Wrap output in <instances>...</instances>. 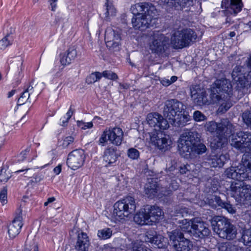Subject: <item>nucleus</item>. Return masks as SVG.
Masks as SVG:
<instances>
[{
	"mask_svg": "<svg viewBox=\"0 0 251 251\" xmlns=\"http://www.w3.org/2000/svg\"><path fill=\"white\" fill-rule=\"evenodd\" d=\"M200 136L197 131L186 130L178 140V148L180 153L186 158H194L205 152L207 148L203 144H198Z\"/></svg>",
	"mask_w": 251,
	"mask_h": 251,
	"instance_id": "f257e3e1",
	"label": "nucleus"
},
{
	"mask_svg": "<svg viewBox=\"0 0 251 251\" xmlns=\"http://www.w3.org/2000/svg\"><path fill=\"white\" fill-rule=\"evenodd\" d=\"M147 121L148 124L154 127L158 132L152 133L150 135L151 142L160 150H167L171 144L169 136L165 134L161 130H165L169 127L167 120L161 114L154 112L148 114Z\"/></svg>",
	"mask_w": 251,
	"mask_h": 251,
	"instance_id": "f03ea898",
	"label": "nucleus"
},
{
	"mask_svg": "<svg viewBox=\"0 0 251 251\" xmlns=\"http://www.w3.org/2000/svg\"><path fill=\"white\" fill-rule=\"evenodd\" d=\"M179 224H181L180 227L181 231L196 239H204L211 233L207 225L198 218L190 220L185 219L179 222Z\"/></svg>",
	"mask_w": 251,
	"mask_h": 251,
	"instance_id": "7ed1b4c3",
	"label": "nucleus"
},
{
	"mask_svg": "<svg viewBox=\"0 0 251 251\" xmlns=\"http://www.w3.org/2000/svg\"><path fill=\"white\" fill-rule=\"evenodd\" d=\"M251 64L237 66L233 70L232 76L236 81V92L242 97L251 85Z\"/></svg>",
	"mask_w": 251,
	"mask_h": 251,
	"instance_id": "20e7f679",
	"label": "nucleus"
},
{
	"mask_svg": "<svg viewBox=\"0 0 251 251\" xmlns=\"http://www.w3.org/2000/svg\"><path fill=\"white\" fill-rule=\"evenodd\" d=\"M211 224L213 231L220 237L232 240L236 237V228L228 219L222 216H215L211 220Z\"/></svg>",
	"mask_w": 251,
	"mask_h": 251,
	"instance_id": "39448f33",
	"label": "nucleus"
},
{
	"mask_svg": "<svg viewBox=\"0 0 251 251\" xmlns=\"http://www.w3.org/2000/svg\"><path fill=\"white\" fill-rule=\"evenodd\" d=\"M136 207L135 199L128 196L114 204L113 216L116 220L124 219L125 217L133 214Z\"/></svg>",
	"mask_w": 251,
	"mask_h": 251,
	"instance_id": "423d86ee",
	"label": "nucleus"
},
{
	"mask_svg": "<svg viewBox=\"0 0 251 251\" xmlns=\"http://www.w3.org/2000/svg\"><path fill=\"white\" fill-rule=\"evenodd\" d=\"M197 37L195 32L190 28L175 32L171 38V43L175 49H182L189 46Z\"/></svg>",
	"mask_w": 251,
	"mask_h": 251,
	"instance_id": "0eeeda50",
	"label": "nucleus"
},
{
	"mask_svg": "<svg viewBox=\"0 0 251 251\" xmlns=\"http://www.w3.org/2000/svg\"><path fill=\"white\" fill-rule=\"evenodd\" d=\"M170 246L175 251H190L193 247L192 241L184 237L183 232L178 229L167 232Z\"/></svg>",
	"mask_w": 251,
	"mask_h": 251,
	"instance_id": "6e6552de",
	"label": "nucleus"
},
{
	"mask_svg": "<svg viewBox=\"0 0 251 251\" xmlns=\"http://www.w3.org/2000/svg\"><path fill=\"white\" fill-rule=\"evenodd\" d=\"M230 145L242 152L251 151V132H237L235 135H232Z\"/></svg>",
	"mask_w": 251,
	"mask_h": 251,
	"instance_id": "1a4fd4ad",
	"label": "nucleus"
},
{
	"mask_svg": "<svg viewBox=\"0 0 251 251\" xmlns=\"http://www.w3.org/2000/svg\"><path fill=\"white\" fill-rule=\"evenodd\" d=\"M121 32L120 30L107 27L105 32L104 40L107 48L111 51L119 50L121 46Z\"/></svg>",
	"mask_w": 251,
	"mask_h": 251,
	"instance_id": "9d476101",
	"label": "nucleus"
},
{
	"mask_svg": "<svg viewBox=\"0 0 251 251\" xmlns=\"http://www.w3.org/2000/svg\"><path fill=\"white\" fill-rule=\"evenodd\" d=\"M183 104L176 99H170L165 102L163 115L169 120L174 119L177 115L184 112Z\"/></svg>",
	"mask_w": 251,
	"mask_h": 251,
	"instance_id": "9b49d317",
	"label": "nucleus"
},
{
	"mask_svg": "<svg viewBox=\"0 0 251 251\" xmlns=\"http://www.w3.org/2000/svg\"><path fill=\"white\" fill-rule=\"evenodd\" d=\"M85 159V156L83 150H75L69 153L67 164L72 169L76 170L83 165Z\"/></svg>",
	"mask_w": 251,
	"mask_h": 251,
	"instance_id": "f8f14e48",
	"label": "nucleus"
},
{
	"mask_svg": "<svg viewBox=\"0 0 251 251\" xmlns=\"http://www.w3.org/2000/svg\"><path fill=\"white\" fill-rule=\"evenodd\" d=\"M76 236V241L75 248L77 251H88L90 246V241L87 234L82 230L76 228H74L71 233V235Z\"/></svg>",
	"mask_w": 251,
	"mask_h": 251,
	"instance_id": "ddd939ff",
	"label": "nucleus"
},
{
	"mask_svg": "<svg viewBox=\"0 0 251 251\" xmlns=\"http://www.w3.org/2000/svg\"><path fill=\"white\" fill-rule=\"evenodd\" d=\"M191 98L197 105L202 106L209 104L206 91L199 85H194L190 87Z\"/></svg>",
	"mask_w": 251,
	"mask_h": 251,
	"instance_id": "4468645a",
	"label": "nucleus"
},
{
	"mask_svg": "<svg viewBox=\"0 0 251 251\" xmlns=\"http://www.w3.org/2000/svg\"><path fill=\"white\" fill-rule=\"evenodd\" d=\"M144 240L146 242L153 244L157 248L160 249H165L169 245L167 238L151 230L147 231L146 233L144 236Z\"/></svg>",
	"mask_w": 251,
	"mask_h": 251,
	"instance_id": "2eb2a0df",
	"label": "nucleus"
},
{
	"mask_svg": "<svg viewBox=\"0 0 251 251\" xmlns=\"http://www.w3.org/2000/svg\"><path fill=\"white\" fill-rule=\"evenodd\" d=\"M168 41V39L161 33L154 34L153 40L150 46V49L152 52L160 54L167 48Z\"/></svg>",
	"mask_w": 251,
	"mask_h": 251,
	"instance_id": "dca6fc26",
	"label": "nucleus"
},
{
	"mask_svg": "<svg viewBox=\"0 0 251 251\" xmlns=\"http://www.w3.org/2000/svg\"><path fill=\"white\" fill-rule=\"evenodd\" d=\"M221 6L223 8H225V10L222 11L223 13H232L236 15L241 11L243 4L242 0H223Z\"/></svg>",
	"mask_w": 251,
	"mask_h": 251,
	"instance_id": "f3484780",
	"label": "nucleus"
},
{
	"mask_svg": "<svg viewBox=\"0 0 251 251\" xmlns=\"http://www.w3.org/2000/svg\"><path fill=\"white\" fill-rule=\"evenodd\" d=\"M130 10L133 15L136 16L145 14H152L153 12H157L154 6L147 2L136 3L131 6Z\"/></svg>",
	"mask_w": 251,
	"mask_h": 251,
	"instance_id": "a211bd4d",
	"label": "nucleus"
},
{
	"mask_svg": "<svg viewBox=\"0 0 251 251\" xmlns=\"http://www.w3.org/2000/svg\"><path fill=\"white\" fill-rule=\"evenodd\" d=\"M220 92L224 95L223 99L228 100L232 95V86L230 81L226 79H218L213 83Z\"/></svg>",
	"mask_w": 251,
	"mask_h": 251,
	"instance_id": "6ab92c4d",
	"label": "nucleus"
},
{
	"mask_svg": "<svg viewBox=\"0 0 251 251\" xmlns=\"http://www.w3.org/2000/svg\"><path fill=\"white\" fill-rule=\"evenodd\" d=\"M225 175L227 177L235 180H244L247 177L246 168L245 166L237 167H231L226 169Z\"/></svg>",
	"mask_w": 251,
	"mask_h": 251,
	"instance_id": "aec40b11",
	"label": "nucleus"
},
{
	"mask_svg": "<svg viewBox=\"0 0 251 251\" xmlns=\"http://www.w3.org/2000/svg\"><path fill=\"white\" fill-rule=\"evenodd\" d=\"M19 215L16 217L8 226V233L10 238L15 237L20 232L21 227L23 226L22 222V210L21 207L19 209Z\"/></svg>",
	"mask_w": 251,
	"mask_h": 251,
	"instance_id": "412c9836",
	"label": "nucleus"
},
{
	"mask_svg": "<svg viewBox=\"0 0 251 251\" xmlns=\"http://www.w3.org/2000/svg\"><path fill=\"white\" fill-rule=\"evenodd\" d=\"M223 94L219 91V90L214 86L213 84L210 89V97L213 103H219L221 104V108L222 110L224 109L225 111H227L231 106L229 103L225 104L223 101L222 95Z\"/></svg>",
	"mask_w": 251,
	"mask_h": 251,
	"instance_id": "4be33fe9",
	"label": "nucleus"
},
{
	"mask_svg": "<svg viewBox=\"0 0 251 251\" xmlns=\"http://www.w3.org/2000/svg\"><path fill=\"white\" fill-rule=\"evenodd\" d=\"M218 135L225 136L226 138L233 135L235 127L228 119H222L218 123Z\"/></svg>",
	"mask_w": 251,
	"mask_h": 251,
	"instance_id": "5701e85b",
	"label": "nucleus"
},
{
	"mask_svg": "<svg viewBox=\"0 0 251 251\" xmlns=\"http://www.w3.org/2000/svg\"><path fill=\"white\" fill-rule=\"evenodd\" d=\"M192 0H164V3L170 10L182 11L191 5Z\"/></svg>",
	"mask_w": 251,
	"mask_h": 251,
	"instance_id": "b1692460",
	"label": "nucleus"
},
{
	"mask_svg": "<svg viewBox=\"0 0 251 251\" xmlns=\"http://www.w3.org/2000/svg\"><path fill=\"white\" fill-rule=\"evenodd\" d=\"M108 140L113 145L120 146L123 140L124 132L120 127H115L108 129Z\"/></svg>",
	"mask_w": 251,
	"mask_h": 251,
	"instance_id": "393cba45",
	"label": "nucleus"
},
{
	"mask_svg": "<svg viewBox=\"0 0 251 251\" xmlns=\"http://www.w3.org/2000/svg\"><path fill=\"white\" fill-rule=\"evenodd\" d=\"M146 209V212H147L148 215L150 217V222L159 221L163 218V212L159 207L156 205H147Z\"/></svg>",
	"mask_w": 251,
	"mask_h": 251,
	"instance_id": "a878e982",
	"label": "nucleus"
},
{
	"mask_svg": "<svg viewBox=\"0 0 251 251\" xmlns=\"http://www.w3.org/2000/svg\"><path fill=\"white\" fill-rule=\"evenodd\" d=\"M117 149L113 147L107 148L104 152L103 160L109 166L115 165L118 158Z\"/></svg>",
	"mask_w": 251,
	"mask_h": 251,
	"instance_id": "bb28decb",
	"label": "nucleus"
},
{
	"mask_svg": "<svg viewBox=\"0 0 251 251\" xmlns=\"http://www.w3.org/2000/svg\"><path fill=\"white\" fill-rule=\"evenodd\" d=\"M161 190L157 182L153 179H149L145 186V193L149 197H152L158 193L161 194Z\"/></svg>",
	"mask_w": 251,
	"mask_h": 251,
	"instance_id": "cd10ccee",
	"label": "nucleus"
},
{
	"mask_svg": "<svg viewBox=\"0 0 251 251\" xmlns=\"http://www.w3.org/2000/svg\"><path fill=\"white\" fill-rule=\"evenodd\" d=\"M237 180V181H233L231 182L230 189L228 190L229 194L232 197L234 198L236 201L239 200V196L245 185L243 182L244 180Z\"/></svg>",
	"mask_w": 251,
	"mask_h": 251,
	"instance_id": "c85d7f7f",
	"label": "nucleus"
},
{
	"mask_svg": "<svg viewBox=\"0 0 251 251\" xmlns=\"http://www.w3.org/2000/svg\"><path fill=\"white\" fill-rule=\"evenodd\" d=\"M156 13L153 12L152 14H145L142 15V24H141V25H143V31L150 26H153L156 20Z\"/></svg>",
	"mask_w": 251,
	"mask_h": 251,
	"instance_id": "c756f323",
	"label": "nucleus"
},
{
	"mask_svg": "<svg viewBox=\"0 0 251 251\" xmlns=\"http://www.w3.org/2000/svg\"><path fill=\"white\" fill-rule=\"evenodd\" d=\"M146 209L145 208L141 209L138 213L135 215L134 216V221L137 224L144 225H147L150 222V219Z\"/></svg>",
	"mask_w": 251,
	"mask_h": 251,
	"instance_id": "7c9ffc66",
	"label": "nucleus"
},
{
	"mask_svg": "<svg viewBox=\"0 0 251 251\" xmlns=\"http://www.w3.org/2000/svg\"><path fill=\"white\" fill-rule=\"evenodd\" d=\"M77 52L74 47L70 48L68 50L67 54L65 53H61L60 54V63H71L75 60L76 57Z\"/></svg>",
	"mask_w": 251,
	"mask_h": 251,
	"instance_id": "2f4dec72",
	"label": "nucleus"
},
{
	"mask_svg": "<svg viewBox=\"0 0 251 251\" xmlns=\"http://www.w3.org/2000/svg\"><path fill=\"white\" fill-rule=\"evenodd\" d=\"M227 138L225 136L216 134V136L210 143V147L212 150L221 149L226 144Z\"/></svg>",
	"mask_w": 251,
	"mask_h": 251,
	"instance_id": "473e14b6",
	"label": "nucleus"
},
{
	"mask_svg": "<svg viewBox=\"0 0 251 251\" xmlns=\"http://www.w3.org/2000/svg\"><path fill=\"white\" fill-rule=\"evenodd\" d=\"M226 157L224 155H215L209 159V164L212 167L221 168L224 165L226 161Z\"/></svg>",
	"mask_w": 251,
	"mask_h": 251,
	"instance_id": "72a5a7b5",
	"label": "nucleus"
},
{
	"mask_svg": "<svg viewBox=\"0 0 251 251\" xmlns=\"http://www.w3.org/2000/svg\"><path fill=\"white\" fill-rule=\"evenodd\" d=\"M250 200H251V186L245 184L239 196V200L237 201L244 202Z\"/></svg>",
	"mask_w": 251,
	"mask_h": 251,
	"instance_id": "f704fd0d",
	"label": "nucleus"
},
{
	"mask_svg": "<svg viewBox=\"0 0 251 251\" xmlns=\"http://www.w3.org/2000/svg\"><path fill=\"white\" fill-rule=\"evenodd\" d=\"M176 118L171 120L174 123H176L177 126H185L187 123L190 120V116L187 114L180 113L179 115H177Z\"/></svg>",
	"mask_w": 251,
	"mask_h": 251,
	"instance_id": "c9c22d12",
	"label": "nucleus"
},
{
	"mask_svg": "<svg viewBox=\"0 0 251 251\" xmlns=\"http://www.w3.org/2000/svg\"><path fill=\"white\" fill-rule=\"evenodd\" d=\"M168 182L170 181L168 190H166L164 188H161V194L163 196H167L171 193L173 191L177 190L179 187V184L176 180L174 178L170 179H166Z\"/></svg>",
	"mask_w": 251,
	"mask_h": 251,
	"instance_id": "e433bc0d",
	"label": "nucleus"
},
{
	"mask_svg": "<svg viewBox=\"0 0 251 251\" xmlns=\"http://www.w3.org/2000/svg\"><path fill=\"white\" fill-rule=\"evenodd\" d=\"M218 123L214 121L206 122L204 126L205 130L212 134H218Z\"/></svg>",
	"mask_w": 251,
	"mask_h": 251,
	"instance_id": "4c0bfd02",
	"label": "nucleus"
},
{
	"mask_svg": "<svg viewBox=\"0 0 251 251\" xmlns=\"http://www.w3.org/2000/svg\"><path fill=\"white\" fill-rule=\"evenodd\" d=\"M219 251H239V248L237 246L230 243H221L218 245Z\"/></svg>",
	"mask_w": 251,
	"mask_h": 251,
	"instance_id": "58836bf2",
	"label": "nucleus"
},
{
	"mask_svg": "<svg viewBox=\"0 0 251 251\" xmlns=\"http://www.w3.org/2000/svg\"><path fill=\"white\" fill-rule=\"evenodd\" d=\"M33 87L29 85L25 91L21 94L20 97L18 100V104L22 105L24 104L29 98V92L33 90Z\"/></svg>",
	"mask_w": 251,
	"mask_h": 251,
	"instance_id": "ea45409f",
	"label": "nucleus"
},
{
	"mask_svg": "<svg viewBox=\"0 0 251 251\" xmlns=\"http://www.w3.org/2000/svg\"><path fill=\"white\" fill-rule=\"evenodd\" d=\"M105 7V17L107 18L110 16H114L116 13V10L111 2L106 0L104 5Z\"/></svg>",
	"mask_w": 251,
	"mask_h": 251,
	"instance_id": "a19ab883",
	"label": "nucleus"
},
{
	"mask_svg": "<svg viewBox=\"0 0 251 251\" xmlns=\"http://www.w3.org/2000/svg\"><path fill=\"white\" fill-rule=\"evenodd\" d=\"M13 41L12 36L10 34H7L0 41V49L4 50L8 46L11 45Z\"/></svg>",
	"mask_w": 251,
	"mask_h": 251,
	"instance_id": "79ce46f5",
	"label": "nucleus"
},
{
	"mask_svg": "<svg viewBox=\"0 0 251 251\" xmlns=\"http://www.w3.org/2000/svg\"><path fill=\"white\" fill-rule=\"evenodd\" d=\"M177 166V164H175L167 169L166 172L167 174L166 179H170L171 178H176V176L178 174Z\"/></svg>",
	"mask_w": 251,
	"mask_h": 251,
	"instance_id": "37998d69",
	"label": "nucleus"
},
{
	"mask_svg": "<svg viewBox=\"0 0 251 251\" xmlns=\"http://www.w3.org/2000/svg\"><path fill=\"white\" fill-rule=\"evenodd\" d=\"M38 251L37 245L32 238L28 236L25 242V251Z\"/></svg>",
	"mask_w": 251,
	"mask_h": 251,
	"instance_id": "c03bdc74",
	"label": "nucleus"
},
{
	"mask_svg": "<svg viewBox=\"0 0 251 251\" xmlns=\"http://www.w3.org/2000/svg\"><path fill=\"white\" fill-rule=\"evenodd\" d=\"M98 236L102 240L110 238L112 235V230L110 228H105L98 231Z\"/></svg>",
	"mask_w": 251,
	"mask_h": 251,
	"instance_id": "a18cd8bd",
	"label": "nucleus"
},
{
	"mask_svg": "<svg viewBox=\"0 0 251 251\" xmlns=\"http://www.w3.org/2000/svg\"><path fill=\"white\" fill-rule=\"evenodd\" d=\"M242 239L245 245L251 246V227L243 231Z\"/></svg>",
	"mask_w": 251,
	"mask_h": 251,
	"instance_id": "49530a36",
	"label": "nucleus"
},
{
	"mask_svg": "<svg viewBox=\"0 0 251 251\" xmlns=\"http://www.w3.org/2000/svg\"><path fill=\"white\" fill-rule=\"evenodd\" d=\"M102 77L101 73L96 72L90 74L86 79L88 84H92L99 80Z\"/></svg>",
	"mask_w": 251,
	"mask_h": 251,
	"instance_id": "de8ad7c7",
	"label": "nucleus"
},
{
	"mask_svg": "<svg viewBox=\"0 0 251 251\" xmlns=\"http://www.w3.org/2000/svg\"><path fill=\"white\" fill-rule=\"evenodd\" d=\"M11 177L10 171L5 168H2L0 171V181L6 182Z\"/></svg>",
	"mask_w": 251,
	"mask_h": 251,
	"instance_id": "09e8293b",
	"label": "nucleus"
},
{
	"mask_svg": "<svg viewBox=\"0 0 251 251\" xmlns=\"http://www.w3.org/2000/svg\"><path fill=\"white\" fill-rule=\"evenodd\" d=\"M131 23L135 29L143 31V25H141L142 24V15L137 16L136 17H133Z\"/></svg>",
	"mask_w": 251,
	"mask_h": 251,
	"instance_id": "8fccbe9b",
	"label": "nucleus"
},
{
	"mask_svg": "<svg viewBox=\"0 0 251 251\" xmlns=\"http://www.w3.org/2000/svg\"><path fill=\"white\" fill-rule=\"evenodd\" d=\"M242 119L244 123L251 129V111H245L243 112Z\"/></svg>",
	"mask_w": 251,
	"mask_h": 251,
	"instance_id": "3c124183",
	"label": "nucleus"
},
{
	"mask_svg": "<svg viewBox=\"0 0 251 251\" xmlns=\"http://www.w3.org/2000/svg\"><path fill=\"white\" fill-rule=\"evenodd\" d=\"M117 181V186L119 188L120 190H124L127 187L128 181L123 175H121L118 176Z\"/></svg>",
	"mask_w": 251,
	"mask_h": 251,
	"instance_id": "603ef678",
	"label": "nucleus"
},
{
	"mask_svg": "<svg viewBox=\"0 0 251 251\" xmlns=\"http://www.w3.org/2000/svg\"><path fill=\"white\" fill-rule=\"evenodd\" d=\"M242 160L244 165L251 170V152H246L242 156Z\"/></svg>",
	"mask_w": 251,
	"mask_h": 251,
	"instance_id": "864d4df0",
	"label": "nucleus"
},
{
	"mask_svg": "<svg viewBox=\"0 0 251 251\" xmlns=\"http://www.w3.org/2000/svg\"><path fill=\"white\" fill-rule=\"evenodd\" d=\"M194 120L196 122H201L206 120V117L200 111H196L193 113Z\"/></svg>",
	"mask_w": 251,
	"mask_h": 251,
	"instance_id": "5fc2aeb1",
	"label": "nucleus"
},
{
	"mask_svg": "<svg viewBox=\"0 0 251 251\" xmlns=\"http://www.w3.org/2000/svg\"><path fill=\"white\" fill-rule=\"evenodd\" d=\"M7 189L4 187L0 192V201L2 205L7 202Z\"/></svg>",
	"mask_w": 251,
	"mask_h": 251,
	"instance_id": "6e6d98bb",
	"label": "nucleus"
},
{
	"mask_svg": "<svg viewBox=\"0 0 251 251\" xmlns=\"http://www.w3.org/2000/svg\"><path fill=\"white\" fill-rule=\"evenodd\" d=\"M101 74L102 76L109 79L115 80L118 78V76L116 74L111 71H104Z\"/></svg>",
	"mask_w": 251,
	"mask_h": 251,
	"instance_id": "4d7b16f0",
	"label": "nucleus"
},
{
	"mask_svg": "<svg viewBox=\"0 0 251 251\" xmlns=\"http://www.w3.org/2000/svg\"><path fill=\"white\" fill-rule=\"evenodd\" d=\"M108 129H106L101 135L99 139V145L101 146H104L105 143L108 140Z\"/></svg>",
	"mask_w": 251,
	"mask_h": 251,
	"instance_id": "13d9d810",
	"label": "nucleus"
},
{
	"mask_svg": "<svg viewBox=\"0 0 251 251\" xmlns=\"http://www.w3.org/2000/svg\"><path fill=\"white\" fill-rule=\"evenodd\" d=\"M127 155L132 159H137L139 157V152L137 149L130 148L127 151Z\"/></svg>",
	"mask_w": 251,
	"mask_h": 251,
	"instance_id": "bf43d9fd",
	"label": "nucleus"
},
{
	"mask_svg": "<svg viewBox=\"0 0 251 251\" xmlns=\"http://www.w3.org/2000/svg\"><path fill=\"white\" fill-rule=\"evenodd\" d=\"M74 138L73 136H70L65 137L62 141L61 146L64 148H67L69 145L74 142Z\"/></svg>",
	"mask_w": 251,
	"mask_h": 251,
	"instance_id": "052dcab7",
	"label": "nucleus"
},
{
	"mask_svg": "<svg viewBox=\"0 0 251 251\" xmlns=\"http://www.w3.org/2000/svg\"><path fill=\"white\" fill-rule=\"evenodd\" d=\"M132 251H147V250L138 242H135L132 243Z\"/></svg>",
	"mask_w": 251,
	"mask_h": 251,
	"instance_id": "680f3d73",
	"label": "nucleus"
},
{
	"mask_svg": "<svg viewBox=\"0 0 251 251\" xmlns=\"http://www.w3.org/2000/svg\"><path fill=\"white\" fill-rule=\"evenodd\" d=\"M77 125L83 129L90 128L92 127L93 126L92 122L84 123L82 121H78Z\"/></svg>",
	"mask_w": 251,
	"mask_h": 251,
	"instance_id": "e2e57ef3",
	"label": "nucleus"
},
{
	"mask_svg": "<svg viewBox=\"0 0 251 251\" xmlns=\"http://www.w3.org/2000/svg\"><path fill=\"white\" fill-rule=\"evenodd\" d=\"M222 208H225L228 212L232 214L236 212V210L232 204L227 202H225Z\"/></svg>",
	"mask_w": 251,
	"mask_h": 251,
	"instance_id": "0e129e2a",
	"label": "nucleus"
},
{
	"mask_svg": "<svg viewBox=\"0 0 251 251\" xmlns=\"http://www.w3.org/2000/svg\"><path fill=\"white\" fill-rule=\"evenodd\" d=\"M25 29L30 35H34L36 32V29L33 24L29 25L28 26L25 27Z\"/></svg>",
	"mask_w": 251,
	"mask_h": 251,
	"instance_id": "69168bd1",
	"label": "nucleus"
},
{
	"mask_svg": "<svg viewBox=\"0 0 251 251\" xmlns=\"http://www.w3.org/2000/svg\"><path fill=\"white\" fill-rule=\"evenodd\" d=\"M25 172L24 175H25V177H31L32 176L34 175V171L33 169H26L25 170H21L17 171L16 173L19 172Z\"/></svg>",
	"mask_w": 251,
	"mask_h": 251,
	"instance_id": "338daca9",
	"label": "nucleus"
},
{
	"mask_svg": "<svg viewBox=\"0 0 251 251\" xmlns=\"http://www.w3.org/2000/svg\"><path fill=\"white\" fill-rule=\"evenodd\" d=\"M29 152V149L27 148L24 151H22L19 154V159L21 160H24L28 156Z\"/></svg>",
	"mask_w": 251,
	"mask_h": 251,
	"instance_id": "774afa93",
	"label": "nucleus"
}]
</instances>
